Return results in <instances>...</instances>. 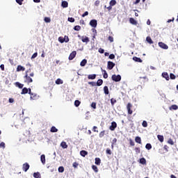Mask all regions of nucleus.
I'll list each match as a JSON object with an SVG mask.
<instances>
[{
	"instance_id": "obj_32",
	"label": "nucleus",
	"mask_w": 178,
	"mask_h": 178,
	"mask_svg": "<svg viewBox=\"0 0 178 178\" xmlns=\"http://www.w3.org/2000/svg\"><path fill=\"white\" fill-rule=\"evenodd\" d=\"M95 163V165H101V159L96 158Z\"/></svg>"
},
{
	"instance_id": "obj_26",
	"label": "nucleus",
	"mask_w": 178,
	"mask_h": 178,
	"mask_svg": "<svg viewBox=\"0 0 178 178\" xmlns=\"http://www.w3.org/2000/svg\"><path fill=\"white\" fill-rule=\"evenodd\" d=\"M15 86L16 87H18V88H23V87H24V85L22 83H20L19 82H16Z\"/></svg>"
},
{
	"instance_id": "obj_13",
	"label": "nucleus",
	"mask_w": 178,
	"mask_h": 178,
	"mask_svg": "<svg viewBox=\"0 0 178 178\" xmlns=\"http://www.w3.org/2000/svg\"><path fill=\"white\" fill-rule=\"evenodd\" d=\"M40 161L42 163V165H45V162H46V160H45V154H42L40 156Z\"/></svg>"
},
{
	"instance_id": "obj_52",
	"label": "nucleus",
	"mask_w": 178,
	"mask_h": 178,
	"mask_svg": "<svg viewBox=\"0 0 178 178\" xmlns=\"http://www.w3.org/2000/svg\"><path fill=\"white\" fill-rule=\"evenodd\" d=\"M64 42H69V37L67 36L64 37Z\"/></svg>"
},
{
	"instance_id": "obj_34",
	"label": "nucleus",
	"mask_w": 178,
	"mask_h": 178,
	"mask_svg": "<svg viewBox=\"0 0 178 178\" xmlns=\"http://www.w3.org/2000/svg\"><path fill=\"white\" fill-rule=\"evenodd\" d=\"M56 84H63V81L60 79H58L57 80H56Z\"/></svg>"
},
{
	"instance_id": "obj_10",
	"label": "nucleus",
	"mask_w": 178,
	"mask_h": 178,
	"mask_svg": "<svg viewBox=\"0 0 178 178\" xmlns=\"http://www.w3.org/2000/svg\"><path fill=\"white\" fill-rule=\"evenodd\" d=\"M129 23H131V24H133L134 26H137V24H138L137 21L134 19V18H130Z\"/></svg>"
},
{
	"instance_id": "obj_3",
	"label": "nucleus",
	"mask_w": 178,
	"mask_h": 178,
	"mask_svg": "<svg viewBox=\"0 0 178 178\" xmlns=\"http://www.w3.org/2000/svg\"><path fill=\"white\" fill-rule=\"evenodd\" d=\"M89 24L90 26H91V27L95 29V27H97V25L98 24V22H97V19H92L90 20Z\"/></svg>"
},
{
	"instance_id": "obj_60",
	"label": "nucleus",
	"mask_w": 178,
	"mask_h": 178,
	"mask_svg": "<svg viewBox=\"0 0 178 178\" xmlns=\"http://www.w3.org/2000/svg\"><path fill=\"white\" fill-rule=\"evenodd\" d=\"M99 54H104L105 52V50L102 48L99 49Z\"/></svg>"
},
{
	"instance_id": "obj_31",
	"label": "nucleus",
	"mask_w": 178,
	"mask_h": 178,
	"mask_svg": "<svg viewBox=\"0 0 178 178\" xmlns=\"http://www.w3.org/2000/svg\"><path fill=\"white\" fill-rule=\"evenodd\" d=\"M33 177H35V178H40L41 177V175L40 174V172H34L33 173Z\"/></svg>"
},
{
	"instance_id": "obj_63",
	"label": "nucleus",
	"mask_w": 178,
	"mask_h": 178,
	"mask_svg": "<svg viewBox=\"0 0 178 178\" xmlns=\"http://www.w3.org/2000/svg\"><path fill=\"white\" fill-rule=\"evenodd\" d=\"M104 134H105V131H102V132H100V134H99V137H100V138H102V137L104 136Z\"/></svg>"
},
{
	"instance_id": "obj_33",
	"label": "nucleus",
	"mask_w": 178,
	"mask_h": 178,
	"mask_svg": "<svg viewBox=\"0 0 178 178\" xmlns=\"http://www.w3.org/2000/svg\"><path fill=\"white\" fill-rule=\"evenodd\" d=\"M74 30L75 31H80V30H81V26L76 25L74 27Z\"/></svg>"
},
{
	"instance_id": "obj_35",
	"label": "nucleus",
	"mask_w": 178,
	"mask_h": 178,
	"mask_svg": "<svg viewBox=\"0 0 178 178\" xmlns=\"http://www.w3.org/2000/svg\"><path fill=\"white\" fill-rule=\"evenodd\" d=\"M92 169L95 172V173H98V167H97V165H92Z\"/></svg>"
},
{
	"instance_id": "obj_36",
	"label": "nucleus",
	"mask_w": 178,
	"mask_h": 178,
	"mask_svg": "<svg viewBox=\"0 0 178 178\" xmlns=\"http://www.w3.org/2000/svg\"><path fill=\"white\" fill-rule=\"evenodd\" d=\"M58 172L59 173H63V172H65V168H63V166H60L58 168Z\"/></svg>"
},
{
	"instance_id": "obj_54",
	"label": "nucleus",
	"mask_w": 178,
	"mask_h": 178,
	"mask_svg": "<svg viewBox=\"0 0 178 178\" xmlns=\"http://www.w3.org/2000/svg\"><path fill=\"white\" fill-rule=\"evenodd\" d=\"M109 59H115V54H110Z\"/></svg>"
},
{
	"instance_id": "obj_8",
	"label": "nucleus",
	"mask_w": 178,
	"mask_h": 178,
	"mask_svg": "<svg viewBox=\"0 0 178 178\" xmlns=\"http://www.w3.org/2000/svg\"><path fill=\"white\" fill-rule=\"evenodd\" d=\"M127 108L129 115H131V113H133V111H131V104L128 103L127 106Z\"/></svg>"
},
{
	"instance_id": "obj_28",
	"label": "nucleus",
	"mask_w": 178,
	"mask_h": 178,
	"mask_svg": "<svg viewBox=\"0 0 178 178\" xmlns=\"http://www.w3.org/2000/svg\"><path fill=\"white\" fill-rule=\"evenodd\" d=\"M31 99H38V96L37 95V94L35 93H33V95H31V97H30Z\"/></svg>"
},
{
	"instance_id": "obj_64",
	"label": "nucleus",
	"mask_w": 178,
	"mask_h": 178,
	"mask_svg": "<svg viewBox=\"0 0 178 178\" xmlns=\"http://www.w3.org/2000/svg\"><path fill=\"white\" fill-rule=\"evenodd\" d=\"M0 68L1 69V70H5V65L3 64H1L0 65Z\"/></svg>"
},
{
	"instance_id": "obj_16",
	"label": "nucleus",
	"mask_w": 178,
	"mask_h": 178,
	"mask_svg": "<svg viewBox=\"0 0 178 178\" xmlns=\"http://www.w3.org/2000/svg\"><path fill=\"white\" fill-rule=\"evenodd\" d=\"M102 84H104V81L102 79L97 80L96 83V86H97V87H101Z\"/></svg>"
},
{
	"instance_id": "obj_29",
	"label": "nucleus",
	"mask_w": 178,
	"mask_h": 178,
	"mask_svg": "<svg viewBox=\"0 0 178 178\" xmlns=\"http://www.w3.org/2000/svg\"><path fill=\"white\" fill-rule=\"evenodd\" d=\"M140 163H141L142 165H145L147 163V160H145V159L144 158H141L140 159Z\"/></svg>"
},
{
	"instance_id": "obj_56",
	"label": "nucleus",
	"mask_w": 178,
	"mask_h": 178,
	"mask_svg": "<svg viewBox=\"0 0 178 178\" xmlns=\"http://www.w3.org/2000/svg\"><path fill=\"white\" fill-rule=\"evenodd\" d=\"M0 148H5V143L1 142L0 143Z\"/></svg>"
},
{
	"instance_id": "obj_24",
	"label": "nucleus",
	"mask_w": 178,
	"mask_h": 178,
	"mask_svg": "<svg viewBox=\"0 0 178 178\" xmlns=\"http://www.w3.org/2000/svg\"><path fill=\"white\" fill-rule=\"evenodd\" d=\"M50 131L51 133H58V129H56V127L53 126L51 127Z\"/></svg>"
},
{
	"instance_id": "obj_42",
	"label": "nucleus",
	"mask_w": 178,
	"mask_h": 178,
	"mask_svg": "<svg viewBox=\"0 0 178 178\" xmlns=\"http://www.w3.org/2000/svg\"><path fill=\"white\" fill-rule=\"evenodd\" d=\"M80 104H81L80 101H79V100H75V102H74V105H75V106H76V108L79 107V106H80Z\"/></svg>"
},
{
	"instance_id": "obj_46",
	"label": "nucleus",
	"mask_w": 178,
	"mask_h": 178,
	"mask_svg": "<svg viewBox=\"0 0 178 178\" xmlns=\"http://www.w3.org/2000/svg\"><path fill=\"white\" fill-rule=\"evenodd\" d=\"M91 106H92V108H93V109H97V103L92 102L91 104Z\"/></svg>"
},
{
	"instance_id": "obj_39",
	"label": "nucleus",
	"mask_w": 178,
	"mask_h": 178,
	"mask_svg": "<svg viewBox=\"0 0 178 178\" xmlns=\"http://www.w3.org/2000/svg\"><path fill=\"white\" fill-rule=\"evenodd\" d=\"M109 3L111 6H115L116 5V0H111Z\"/></svg>"
},
{
	"instance_id": "obj_57",
	"label": "nucleus",
	"mask_w": 178,
	"mask_h": 178,
	"mask_svg": "<svg viewBox=\"0 0 178 178\" xmlns=\"http://www.w3.org/2000/svg\"><path fill=\"white\" fill-rule=\"evenodd\" d=\"M86 16H88V11H86V12L82 15V17H86Z\"/></svg>"
},
{
	"instance_id": "obj_59",
	"label": "nucleus",
	"mask_w": 178,
	"mask_h": 178,
	"mask_svg": "<svg viewBox=\"0 0 178 178\" xmlns=\"http://www.w3.org/2000/svg\"><path fill=\"white\" fill-rule=\"evenodd\" d=\"M28 94H29L30 95H34V93L31 92V88H28Z\"/></svg>"
},
{
	"instance_id": "obj_51",
	"label": "nucleus",
	"mask_w": 178,
	"mask_h": 178,
	"mask_svg": "<svg viewBox=\"0 0 178 178\" xmlns=\"http://www.w3.org/2000/svg\"><path fill=\"white\" fill-rule=\"evenodd\" d=\"M168 144H170V145H173L175 144V143L173 142V140L172 139H169L168 140Z\"/></svg>"
},
{
	"instance_id": "obj_15",
	"label": "nucleus",
	"mask_w": 178,
	"mask_h": 178,
	"mask_svg": "<svg viewBox=\"0 0 178 178\" xmlns=\"http://www.w3.org/2000/svg\"><path fill=\"white\" fill-rule=\"evenodd\" d=\"M133 60H134L135 62H138L139 63H143V60H141V58L136 56L133 57Z\"/></svg>"
},
{
	"instance_id": "obj_62",
	"label": "nucleus",
	"mask_w": 178,
	"mask_h": 178,
	"mask_svg": "<svg viewBox=\"0 0 178 178\" xmlns=\"http://www.w3.org/2000/svg\"><path fill=\"white\" fill-rule=\"evenodd\" d=\"M15 2H17V3H18V5H23L22 1H21L20 0H15Z\"/></svg>"
},
{
	"instance_id": "obj_7",
	"label": "nucleus",
	"mask_w": 178,
	"mask_h": 178,
	"mask_svg": "<svg viewBox=\"0 0 178 178\" xmlns=\"http://www.w3.org/2000/svg\"><path fill=\"white\" fill-rule=\"evenodd\" d=\"M76 54L77 52H76V51H72L69 56V60H73L74 58H76Z\"/></svg>"
},
{
	"instance_id": "obj_19",
	"label": "nucleus",
	"mask_w": 178,
	"mask_h": 178,
	"mask_svg": "<svg viewBox=\"0 0 178 178\" xmlns=\"http://www.w3.org/2000/svg\"><path fill=\"white\" fill-rule=\"evenodd\" d=\"M28 93H29V88H22V91L21 92L22 95H23L24 94H28Z\"/></svg>"
},
{
	"instance_id": "obj_12",
	"label": "nucleus",
	"mask_w": 178,
	"mask_h": 178,
	"mask_svg": "<svg viewBox=\"0 0 178 178\" xmlns=\"http://www.w3.org/2000/svg\"><path fill=\"white\" fill-rule=\"evenodd\" d=\"M96 77H97V74H89V75L88 76V79L89 80H95Z\"/></svg>"
},
{
	"instance_id": "obj_47",
	"label": "nucleus",
	"mask_w": 178,
	"mask_h": 178,
	"mask_svg": "<svg viewBox=\"0 0 178 178\" xmlns=\"http://www.w3.org/2000/svg\"><path fill=\"white\" fill-rule=\"evenodd\" d=\"M38 56V53L35 52L34 53L32 56H31V59H35V57Z\"/></svg>"
},
{
	"instance_id": "obj_45",
	"label": "nucleus",
	"mask_w": 178,
	"mask_h": 178,
	"mask_svg": "<svg viewBox=\"0 0 178 178\" xmlns=\"http://www.w3.org/2000/svg\"><path fill=\"white\" fill-rule=\"evenodd\" d=\"M68 22H70V23H74V18L73 17H68Z\"/></svg>"
},
{
	"instance_id": "obj_11",
	"label": "nucleus",
	"mask_w": 178,
	"mask_h": 178,
	"mask_svg": "<svg viewBox=\"0 0 178 178\" xmlns=\"http://www.w3.org/2000/svg\"><path fill=\"white\" fill-rule=\"evenodd\" d=\"M26 70V68L22 65H18L17 67V72H24Z\"/></svg>"
},
{
	"instance_id": "obj_1",
	"label": "nucleus",
	"mask_w": 178,
	"mask_h": 178,
	"mask_svg": "<svg viewBox=\"0 0 178 178\" xmlns=\"http://www.w3.org/2000/svg\"><path fill=\"white\" fill-rule=\"evenodd\" d=\"M111 79L113 81H115V83H118V81H120L122 80V76L120 74H113L111 76Z\"/></svg>"
},
{
	"instance_id": "obj_50",
	"label": "nucleus",
	"mask_w": 178,
	"mask_h": 178,
	"mask_svg": "<svg viewBox=\"0 0 178 178\" xmlns=\"http://www.w3.org/2000/svg\"><path fill=\"white\" fill-rule=\"evenodd\" d=\"M106 153L108 154V155H112V152L111 151V149H107L106 150Z\"/></svg>"
},
{
	"instance_id": "obj_44",
	"label": "nucleus",
	"mask_w": 178,
	"mask_h": 178,
	"mask_svg": "<svg viewBox=\"0 0 178 178\" xmlns=\"http://www.w3.org/2000/svg\"><path fill=\"white\" fill-rule=\"evenodd\" d=\"M111 104L112 106H113V105H115V104H116V99L112 98L111 99Z\"/></svg>"
},
{
	"instance_id": "obj_21",
	"label": "nucleus",
	"mask_w": 178,
	"mask_h": 178,
	"mask_svg": "<svg viewBox=\"0 0 178 178\" xmlns=\"http://www.w3.org/2000/svg\"><path fill=\"white\" fill-rule=\"evenodd\" d=\"M146 41L148 42V44H154V41H152V39L149 36L146 38Z\"/></svg>"
},
{
	"instance_id": "obj_40",
	"label": "nucleus",
	"mask_w": 178,
	"mask_h": 178,
	"mask_svg": "<svg viewBox=\"0 0 178 178\" xmlns=\"http://www.w3.org/2000/svg\"><path fill=\"white\" fill-rule=\"evenodd\" d=\"M44 21L45 22V23H51V18L46 17H44Z\"/></svg>"
},
{
	"instance_id": "obj_30",
	"label": "nucleus",
	"mask_w": 178,
	"mask_h": 178,
	"mask_svg": "<svg viewBox=\"0 0 178 178\" xmlns=\"http://www.w3.org/2000/svg\"><path fill=\"white\" fill-rule=\"evenodd\" d=\"M157 138L160 141V143H163V136L158 135Z\"/></svg>"
},
{
	"instance_id": "obj_4",
	"label": "nucleus",
	"mask_w": 178,
	"mask_h": 178,
	"mask_svg": "<svg viewBox=\"0 0 178 178\" xmlns=\"http://www.w3.org/2000/svg\"><path fill=\"white\" fill-rule=\"evenodd\" d=\"M159 47H160V48H162V49H169V47L166 44H165L162 42H159Z\"/></svg>"
},
{
	"instance_id": "obj_58",
	"label": "nucleus",
	"mask_w": 178,
	"mask_h": 178,
	"mask_svg": "<svg viewBox=\"0 0 178 178\" xmlns=\"http://www.w3.org/2000/svg\"><path fill=\"white\" fill-rule=\"evenodd\" d=\"M88 84L90 86H92V87L97 86V83L95 82H88Z\"/></svg>"
},
{
	"instance_id": "obj_53",
	"label": "nucleus",
	"mask_w": 178,
	"mask_h": 178,
	"mask_svg": "<svg viewBox=\"0 0 178 178\" xmlns=\"http://www.w3.org/2000/svg\"><path fill=\"white\" fill-rule=\"evenodd\" d=\"M8 102H10V104H13V102H15V99L13 98H9Z\"/></svg>"
},
{
	"instance_id": "obj_25",
	"label": "nucleus",
	"mask_w": 178,
	"mask_h": 178,
	"mask_svg": "<svg viewBox=\"0 0 178 178\" xmlns=\"http://www.w3.org/2000/svg\"><path fill=\"white\" fill-rule=\"evenodd\" d=\"M104 92L106 95H108L109 94V88H108V86L104 87Z\"/></svg>"
},
{
	"instance_id": "obj_41",
	"label": "nucleus",
	"mask_w": 178,
	"mask_h": 178,
	"mask_svg": "<svg viewBox=\"0 0 178 178\" xmlns=\"http://www.w3.org/2000/svg\"><path fill=\"white\" fill-rule=\"evenodd\" d=\"M146 149H151L152 148V145H151V143H147L145 145Z\"/></svg>"
},
{
	"instance_id": "obj_6",
	"label": "nucleus",
	"mask_w": 178,
	"mask_h": 178,
	"mask_svg": "<svg viewBox=\"0 0 178 178\" xmlns=\"http://www.w3.org/2000/svg\"><path fill=\"white\" fill-rule=\"evenodd\" d=\"M116 127H118V124H116V122H112L111 125L110 126V130L113 131Z\"/></svg>"
},
{
	"instance_id": "obj_9",
	"label": "nucleus",
	"mask_w": 178,
	"mask_h": 178,
	"mask_svg": "<svg viewBox=\"0 0 178 178\" xmlns=\"http://www.w3.org/2000/svg\"><path fill=\"white\" fill-rule=\"evenodd\" d=\"M81 41H82V42H86V44H87V43L90 42V39L87 36H82Z\"/></svg>"
},
{
	"instance_id": "obj_14",
	"label": "nucleus",
	"mask_w": 178,
	"mask_h": 178,
	"mask_svg": "<svg viewBox=\"0 0 178 178\" xmlns=\"http://www.w3.org/2000/svg\"><path fill=\"white\" fill-rule=\"evenodd\" d=\"M62 8H67L69 6V3L66 1H63L61 3Z\"/></svg>"
},
{
	"instance_id": "obj_48",
	"label": "nucleus",
	"mask_w": 178,
	"mask_h": 178,
	"mask_svg": "<svg viewBox=\"0 0 178 178\" xmlns=\"http://www.w3.org/2000/svg\"><path fill=\"white\" fill-rule=\"evenodd\" d=\"M27 83H33V79L31 77L29 76L26 79Z\"/></svg>"
},
{
	"instance_id": "obj_20",
	"label": "nucleus",
	"mask_w": 178,
	"mask_h": 178,
	"mask_svg": "<svg viewBox=\"0 0 178 178\" xmlns=\"http://www.w3.org/2000/svg\"><path fill=\"white\" fill-rule=\"evenodd\" d=\"M102 72L104 73V74H103V77H104V79H108V72H106V70H103V69L102 68Z\"/></svg>"
},
{
	"instance_id": "obj_18",
	"label": "nucleus",
	"mask_w": 178,
	"mask_h": 178,
	"mask_svg": "<svg viewBox=\"0 0 178 178\" xmlns=\"http://www.w3.org/2000/svg\"><path fill=\"white\" fill-rule=\"evenodd\" d=\"M178 109V106L176 105V104H174V105H172L170 107V111H177Z\"/></svg>"
},
{
	"instance_id": "obj_43",
	"label": "nucleus",
	"mask_w": 178,
	"mask_h": 178,
	"mask_svg": "<svg viewBox=\"0 0 178 178\" xmlns=\"http://www.w3.org/2000/svg\"><path fill=\"white\" fill-rule=\"evenodd\" d=\"M58 41L59 42H60L61 44H63V42H65V39L63 37H59L58 38Z\"/></svg>"
},
{
	"instance_id": "obj_37",
	"label": "nucleus",
	"mask_w": 178,
	"mask_h": 178,
	"mask_svg": "<svg viewBox=\"0 0 178 178\" xmlns=\"http://www.w3.org/2000/svg\"><path fill=\"white\" fill-rule=\"evenodd\" d=\"M60 146L62 147V148H67V145L66 144L65 142H62L61 144H60Z\"/></svg>"
},
{
	"instance_id": "obj_49",
	"label": "nucleus",
	"mask_w": 178,
	"mask_h": 178,
	"mask_svg": "<svg viewBox=\"0 0 178 178\" xmlns=\"http://www.w3.org/2000/svg\"><path fill=\"white\" fill-rule=\"evenodd\" d=\"M170 77L171 80H175V79H176V76L174 74H170Z\"/></svg>"
},
{
	"instance_id": "obj_61",
	"label": "nucleus",
	"mask_w": 178,
	"mask_h": 178,
	"mask_svg": "<svg viewBox=\"0 0 178 178\" xmlns=\"http://www.w3.org/2000/svg\"><path fill=\"white\" fill-rule=\"evenodd\" d=\"M72 166L73 168H77V166H79V163H77L76 162H74L73 163Z\"/></svg>"
},
{
	"instance_id": "obj_5",
	"label": "nucleus",
	"mask_w": 178,
	"mask_h": 178,
	"mask_svg": "<svg viewBox=\"0 0 178 178\" xmlns=\"http://www.w3.org/2000/svg\"><path fill=\"white\" fill-rule=\"evenodd\" d=\"M29 169L30 165L28 163H25L23 164L22 170H24V172H27V170H29Z\"/></svg>"
},
{
	"instance_id": "obj_38",
	"label": "nucleus",
	"mask_w": 178,
	"mask_h": 178,
	"mask_svg": "<svg viewBox=\"0 0 178 178\" xmlns=\"http://www.w3.org/2000/svg\"><path fill=\"white\" fill-rule=\"evenodd\" d=\"M142 126L143 127H148V123L147 122V121L143 120L142 122Z\"/></svg>"
},
{
	"instance_id": "obj_17",
	"label": "nucleus",
	"mask_w": 178,
	"mask_h": 178,
	"mask_svg": "<svg viewBox=\"0 0 178 178\" xmlns=\"http://www.w3.org/2000/svg\"><path fill=\"white\" fill-rule=\"evenodd\" d=\"M162 77L165 79V80H169V74H168V72H163Z\"/></svg>"
},
{
	"instance_id": "obj_23",
	"label": "nucleus",
	"mask_w": 178,
	"mask_h": 178,
	"mask_svg": "<svg viewBox=\"0 0 178 178\" xmlns=\"http://www.w3.org/2000/svg\"><path fill=\"white\" fill-rule=\"evenodd\" d=\"M88 152L86 150H81L80 152V155L83 157L86 156V155H88Z\"/></svg>"
},
{
	"instance_id": "obj_22",
	"label": "nucleus",
	"mask_w": 178,
	"mask_h": 178,
	"mask_svg": "<svg viewBox=\"0 0 178 178\" xmlns=\"http://www.w3.org/2000/svg\"><path fill=\"white\" fill-rule=\"evenodd\" d=\"M86 65H87V59L82 60L80 63V66L84 67Z\"/></svg>"
},
{
	"instance_id": "obj_2",
	"label": "nucleus",
	"mask_w": 178,
	"mask_h": 178,
	"mask_svg": "<svg viewBox=\"0 0 178 178\" xmlns=\"http://www.w3.org/2000/svg\"><path fill=\"white\" fill-rule=\"evenodd\" d=\"M115 64L112 61H108L107 67L109 70H112L115 67Z\"/></svg>"
},
{
	"instance_id": "obj_27",
	"label": "nucleus",
	"mask_w": 178,
	"mask_h": 178,
	"mask_svg": "<svg viewBox=\"0 0 178 178\" xmlns=\"http://www.w3.org/2000/svg\"><path fill=\"white\" fill-rule=\"evenodd\" d=\"M135 141L136 143H137L138 144H141V138L140 136H136L135 138Z\"/></svg>"
},
{
	"instance_id": "obj_55",
	"label": "nucleus",
	"mask_w": 178,
	"mask_h": 178,
	"mask_svg": "<svg viewBox=\"0 0 178 178\" xmlns=\"http://www.w3.org/2000/svg\"><path fill=\"white\" fill-rule=\"evenodd\" d=\"M108 41H110V42H113V37L112 36H108Z\"/></svg>"
}]
</instances>
